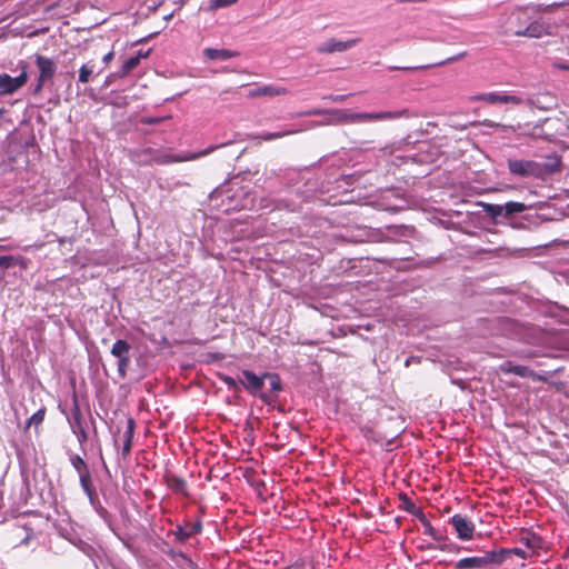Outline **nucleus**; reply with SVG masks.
I'll use <instances>...</instances> for the list:
<instances>
[{
  "mask_svg": "<svg viewBox=\"0 0 569 569\" xmlns=\"http://www.w3.org/2000/svg\"><path fill=\"white\" fill-rule=\"evenodd\" d=\"M508 170L512 176L520 178L543 179L559 172L561 169V160L555 156L549 158L547 162H537L525 159H508Z\"/></svg>",
  "mask_w": 569,
  "mask_h": 569,
  "instance_id": "obj_1",
  "label": "nucleus"
},
{
  "mask_svg": "<svg viewBox=\"0 0 569 569\" xmlns=\"http://www.w3.org/2000/svg\"><path fill=\"white\" fill-rule=\"evenodd\" d=\"M506 549L490 550L482 556L467 557L458 560L455 565L457 569L488 568L492 565H500L505 561Z\"/></svg>",
  "mask_w": 569,
  "mask_h": 569,
  "instance_id": "obj_2",
  "label": "nucleus"
},
{
  "mask_svg": "<svg viewBox=\"0 0 569 569\" xmlns=\"http://www.w3.org/2000/svg\"><path fill=\"white\" fill-rule=\"evenodd\" d=\"M411 114L408 109L381 112H349V123L393 120L399 118H409Z\"/></svg>",
  "mask_w": 569,
  "mask_h": 569,
  "instance_id": "obj_3",
  "label": "nucleus"
},
{
  "mask_svg": "<svg viewBox=\"0 0 569 569\" xmlns=\"http://www.w3.org/2000/svg\"><path fill=\"white\" fill-rule=\"evenodd\" d=\"M303 116H321L325 114L326 118L319 122H310V127L317 126H339L349 123V111L345 109H312L306 112H302Z\"/></svg>",
  "mask_w": 569,
  "mask_h": 569,
  "instance_id": "obj_4",
  "label": "nucleus"
},
{
  "mask_svg": "<svg viewBox=\"0 0 569 569\" xmlns=\"http://www.w3.org/2000/svg\"><path fill=\"white\" fill-rule=\"evenodd\" d=\"M241 376L243 379H240V383L252 396H259L264 403H271V398L267 393L260 392L264 386L266 377L263 375L259 377L251 370H242Z\"/></svg>",
  "mask_w": 569,
  "mask_h": 569,
  "instance_id": "obj_5",
  "label": "nucleus"
},
{
  "mask_svg": "<svg viewBox=\"0 0 569 569\" xmlns=\"http://www.w3.org/2000/svg\"><path fill=\"white\" fill-rule=\"evenodd\" d=\"M111 355L117 359L118 373L123 379L130 366L131 346L122 339L117 340L110 350Z\"/></svg>",
  "mask_w": 569,
  "mask_h": 569,
  "instance_id": "obj_6",
  "label": "nucleus"
},
{
  "mask_svg": "<svg viewBox=\"0 0 569 569\" xmlns=\"http://www.w3.org/2000/svg\"><path fill=\"white\" fill-rule=\"evenodd\" d=\"M36 64L39 70V77L37 86L34 88V92L38 93L39 91H41L46 82L50 81L56 74L57 64L52 59L41 54H36Z\"/></svg>",
  "mask_w": 569,
  "mask_h": 569,
  "instance_id": "obj_7",
  "label": "nucleus"
},
{
  "mask_svg": "<svg viewBox=\"0 0 569 569\" xmlns=\"http://www.w3.org/2000/svg\"><path fill=\"white\" fill-rule=\"evenodd\" d=\"M28 81L27 66H22V71L17 77L7 73H0V96L12 94Z\"/></svg>",
  "mask_w": 569,
  "mask_h": 569,
  "instance_id": "obj_8",
  "label": "nucleus"
},
{
  "mask_svg": "<svg viewBox=\"0 0 569 569\" xmlns=\"http://www.w3.org/2000/svg\"><path fill=\"white\" fill-rule=\"evenodd\" d=\"M449 523L453 527L459 539L470 540L472 538L476 527L467 516L456 513L450 518Z\"/></svg>",
  "mask_w": 569,
  "mask_h": 569,
  "instance_id": "obj_9",
  "label": "nucleus"
},
{
  "mask_svg": "<svg viewBox=\"0 0 569 569\" xmlns=\"http://www.w3.org/2000/svg\"><path fill=\"white\" fill-rule=\"evenodd\" d=\"M470 101H486L489 103H512V104H521L522 99L518 96L513 94H506V93H499V92H488V93H480L470 97Z\"/></svg>",
  "mask_w": 569,
  "mask_h": 569,
  "instance_id": "obj_10",
  "label": "nucleus"
},
{
  "mask_svg": "<svg viewBox=\"0 0 569 569\" xmlns=\"http://www.w3.org/2000/svg\"><path fill=\"white\" fill-rule=\"evenodd\" d=\"M358 42H359L358 39L340 41V40H336V39L331 38V39L327 40L326 42H323L322 44H320L317 48V51L319 53L343 52V51H347V50L351 49L352 47H355Z\"/></svg>",
  "mask_w": 569,
  "mask_h": 569,
  "instance_id": "obj_11",
  "label": "nucleus"
},
{
  "mask_svg": "<svg viewBox=\"0 0 569 569\" xmlns=\"http://www.w3.org/2000/svg\"><path fill=\"white\" fill-rule=\"evenodd\" d=\"M288 90L284 87H278L272 84H266L261 87H257L253 89H250L248 91L249 98H258V97H276V96H282L287 94Z\"/></svg>",
  "mask_w": 569,
  "mask_h": 569,
  "instance_id": "obj_12",
  "label": "nucleus"
},
{
  "mask_svg": "<svg viewBox=\"0 0 569 569\" xmlns=\"http://www.w3.org/2000/svg\"><path fill=\"white\" fill-rule=\"evenodd\" d=\"M202 531V523L200 520L196 521L190 526L189 529H184L181 525H177L176 529L171 532L174 540L184 543L187 540L194 535H199Z\"/></svg>",
  "mask_w": 569,
  "mask_h": 569,
  "instance_id": "obj_13",
  "label": "nucleus"
},
{
  "mask_svg": "<svg viewBox=\"0 0 569 569\" xmlns=\"http://www.w3.org/2000/svg\"><path fill=\"white\" fill-rule=\"evenodd\" d=\"M547 33V26L540 21H533L525 29L515 31L517 37L541 38Z\"/></svg>",
  "mask_w": 569,
  "mask_h": 569,
  "instance_id": "obj_14",
  "label": "nucleus"
},
{
  "mask_svg": "<svg viewBox=\"0 0 569 569\" xmlns=\"http://www.w3.org/2000/svg\"><path fill=\"white\" fill-rule=\"evenodd\" d=\"M203 56L211 61H226L238 56V52L229 49L206 48Z\"/></svg>",
  "mask_w": 569,
  "mask_h": 569,
  "instance_id": "obj_15",
  "label": "nucleus"
},
{
  "mask_svg": "<svg viewBox=\"0 0 569 569\" xmlns=\"http://www.w3.org/2000/svg\"><path fill=\"white\" fill-rule=\"evenodd\" d=\"M166 482L167 486L174 492L181 493L184 497L189 496L188 489H187V482L183 478L178 477L176 475H168L166 476Z\"/></svg>",
  "mask_w": 569,
  "mask_h": 569,
  "instance_id": "obj_16",
  "label": "nucleus"
},
{
  "mask_svg": "<svg viewBox=\"0 0 569 569\" xmlns=\"http://www.w3.org/2000/svg\"><path fill=\"white\" fill-rule=\"evenodd\" d=\"M166 555L170 558L172 562H174L179 567H182V565L184 563L191 569H197V565L192 561V559L182 551L169 549L166 551Z\"/></svg>",
  "mask_w": 569,
  "mask_h": 569,
  "instance_id": "obj_17",
  "label": "nucleus"
},
{
  "mask_svg": "<svg viewBox=\"0 0 569 569\" xmlns=\"http://www.w3.org/2000/svg\"><path fill=\"white\" fill-rule=\"evenodd\" d=\"M222 146L223 144H212V146L208 147L207 149H203V150H201L199 152H187V153L177 156L173 159V161L182 162V161L196 160L198 158L206 157V156L212 153L214 150H217L218 148H220Z\"/></svg>",
  "mask_w": 569,
  "mask_h": 569,
  "instance_id": "obj_18",
  "label": "nucleus"
},
{
  "mask_svg": "<svg viewBox=\"0 0 569 569\" xmlns=\"http://www.w3.org/2000/svg\"><path fill=\"white\" fill-rule=\"evenodd\" d=\"M67 420L69 422V426L79 425V423L83 422L78 397L76 393H73V396H72L70 413L67 415Z\"/></svg>",
  "mask_w": 569,
  "mask_h": 569,
  "instance_id": "obj_19",
  "label": "nucleus"
},
{
  "mask_svg": "<svg viewBox=\"0 0 569 569\" xmlns=\"http://www.w3.org/2000/svg\"><path fill=\"white\" fill-rule=\"evenodd\" d=\"M465 56H466V52H461L458 56L450 57V58H448V59H446L443 61L437 62L435 64L418 66V67H390L389 69L390 70H401V71H406V72H411V71H416V70H420V69H427V68H430L432 66H445L447 63L455 62V61L463 58Z\"/></svg>",
  "mask_w": 569,
  "mask_h": 569,
  "instance_id": "obj_20",
  "label": "nucleus"
},
{
  "mask_svg": "<svg viewBox=\"0 0 569 569\" xmlns=\"http://www.w3.org/2000/svg\"><path fill=\"white\" fill-rule=\"evenodd\" d=\"M288 206L284 204L282 201L280 200H273L269 197H262L260 198L259 200V206L258 208L260 210H264V211H273L276 209H281V208H287Z\"/></svg>",
  "mask_w": 569,
  "mask_h": 569,
  "instance_id": "obj_21",
  "label": "nucleus"
},
{
  "mask_svg": "<svg viewBox=\"0 0 569 569\" xmlns=\"http://www.w3.org/2000/svg\"><path fill=\"white\" fill-rule=\"evenodd\" d=\"M300 131H301V129L283 130V131H277V132H262V133L257 134L254 138L259 139V140H263V141H271V140L280 139V138L293 134V133H298Z\"/></svg>",
  "mask_w": 569,
  "mask_h": 569,
  "instance_id": "obj_22",
  "label": "nucleus"
},
{
  "mask_svg": "<svg viewBox=\"0 0 569 569\" xmlns=\"http://www.w3.org/2000/svg\"><path fill=\"white\" fill-rule=\"evenodd\" d=\"M483 211L491 217L496 222H500V218H505V211L502 204L485 203Z\"/></svg>",
  "mask_w": 569,
  "mask_h": 569,
  "instance_id": "obj_23",
  "label": "nucleus"
},
{
  "mask_svg": "<svg viewBox=\"0 0 569 569\" xmlns=\"http://www.w3.org/2000/svg\"><path fill=\"white\" fill-rule=\"evenodd\" d=\"M389 231V234L392 237H411L415 232V229L412 227L408 226H389L387 228Z\"/></svg>",
  "mask_w": 569,
  "mask_h": 569,
  "instance_id": "obj_24",
  "label": "nucleus"
},
{
  "mask_svg": "<svg viewBox=\"0 0 569 569\" xmlns=\"http://www.w3.org/2000/svg\"><path fill=\"white\" fill-rule=\"evenodd\" d=\"M419 519L423 526V533L431 537L435 540H440L441 535L433 528L429 520H427L426 516L422 512H419Z\"/></svg>",
  "mask_w": 569,
  "mask_h": 569,
  "instance_id": "obj_25",
  "label": "nucleus"
},
{
  "mask_svg": "<svg viewBox=\"0 0 569 569\" xmlns=\"http://www.w3.org/2000/svg\"><path fill=\"white\" fill-rule=\"evenodd\" d=\"M503 206L505 218H509L512 214L523 212L526 210V204L522 202L509 201Z\"/></svg>",
  "mask_w": 569,
  "mask_h": 569,
  "instance_id": "obj_26",
  "label": "nucleus"
},
{
  "mask_svg": "<svg viewBox=\"0 0 569 569\" xmlns=\"http://www.w3.org/2000/svg\"><path fill=\"white\" fill-rule=\"evenodd\" d=\"M139 63V57H130L127 59L121 67L120 77L129 74Z\"/></svg>",
  "mask_w": 569,
  "mask_h": 569,
  "instance_id": "obj_27",
  "label": "nucleus"
},
{
  "mask_svg": "<svg viewBox=\"0 0 569 569\" xmlns=\"http://www.w3.org/2000/svg\"><path fill=\"white\" fill-rule=\"evenodd\" d=\"M243 199L233 206L234 209H253L256 208L254 198H251L248 191H242Z\"/></svg>",
  "mask_w": 569,
  "mask_h": 569,
  "instance_id": "obj_28",
  "label": "nucleus"
},
{
  "mask_svg": "<svg viewBox=\"0 0 569 569\" xmlns=\"http://www.w3.org/2000/svg\"><path fill=\"white\" fill-rule=\"evenodd\" d=\"M70 462H71L72 467L76 469V471L78 472V475L89 471L87 463L78 455L71 456Z\"/></svg>",
  "mask_w": 569,
  "mask_h": 569,
  "instance_id": "obj_29",
  "label": "nucleus"
},
{
  "mask_svg": "<svg viewBox=\"0 0 569 569\" xmlns=\"http://www.w3.org/2000/svg\"><path fill=\"white\" fill-rule=\"evenodd\" d=\"M521 542L533 550L540 547L541 539L538 536L528 532L521 537Z\"/></svg>",
  "mask_w": 569,
  "mask_h": 569,
  "instance_id": "obj_30",
  "label": "nucleus"
},
{
  "mask_svg": "<svg viewBox=\"0 0 569 569\" xmlns=\"http://www.w3.org/2000/svg\"><path fill=\"white\" fill-rule=\"evenodd\" d=\"M93 66L92 64H83L81 66L80 70H79V82L81 83H87L89 82L90 80V77L92 76L93 73Z\"/></svg>",
  "mask_w": 569,
  "mask_h": 569,
  "instance_id": "obj_31",
  "label": "nucleus"
},
{
  "mask_svg": "<svg viewBox=\"0 0 569 569\" xmlns=\"http://www.w3.org/2000/svg\"><path fill=\"white\" fill-rule=\"evenodd\" d=\"M44 416H46V409L44 408H40L38 411H36L28 420V427L30 426H36L38 427L39 425L42 423L43 419H44Z\"/></svg>",
  "mask_w": 569,
  "mask_h": 569,
  "instance_id": "obj_32",
  "label": "nucleus"
},
{
  "mask_svg": "<svg viewBox=\"0 0 569 569\" xmlns=\"http://www.w3.org/2000/svg\"><path fill=\"white\" fill-rule=\"evenodd\" d=\"M79 481H80V486L84 492H87L91 489H94L92 487L90 470L79 475Z\"/></svg>",
  "mask_w": 569,
  "mask_h": 569,
  "instance_id": "obj_33",
  "label": "nucleus"
},
{
  "mask_svg": "<svg viewBox=\"0 0 569 569\" xmlns=\"http://www.w3.org/2000/svg\"><path fill=\"white\" fill-rule=\"evenodd\" d=\"M401 501H402V507L406 511H408L409 513H412V515H419V512H421L420 510H418V508L416 507V503L409 499L406 495L401 496Z\"/></svg>",
  "mask_w": 569,
  "mask_h": 569,
  "instance_id": "obj_34",
  "label": "nucleus"
},
{
  "mask_svg": "<svg viewBox=\"0 0 569 569\" xmlns=\"http://www.w3.org/2000/svg\"><path fill=\"white\" fill-rule=\"evenodd\" d=\"M263 377L271 379L270 386L273 391L278 392L282 390L281 381L278 375L264 372Z\"/></svg>",
  "mask_w": 569,
  "mask_h": 569,
  "instance_id": "obj_35",
  "label": "nucleus"
},
{
  "mask_svg": "<svg viewBox=\"0 0 569 569\" xmlns=\"http://www.w3.org/2000/svg\"><path fill=\"white\" fill-rule=\"evenodd\" d=\"M221 380L228 387L229 390L237 391L240 389L241 383L230 376H221Z\"/></svg>",
  "mask_w": 569,
  "mask_h": 569,
  "instance_id": "obj_36",
  "label": "nucleus"
},
{
  "mask_svg": "<svg viewBox=\"0 0 569 569\" xmlns=\"http://www.w3.org/2000/svg\"><path fill=\"white\" fill-rule=\"evenodd\" d=\"M238 0H210V9L226 8L236 3Z\"/></svg>",
  "mask_w": 569,
  "mask_h": 569,
  "instance_id": "obj_37",
  "label": "nucleus"
},
{
  "mask_svg": "<svg viewBox=\"0 0 569 569\" xmlns=\"http://www.w3.org/2000/svg\"><path fill=\"white\" fill-rule=\"evenodd\" d=\"M89 499V502L90 505L93 507L94 510H98V506H99V498H98V495L96 492V489H91L87 492H84Z\"/></svg>",
  "mask_w": 569,
  "mask_h": 569,
  "instance_id": "obj_38",
  "label": "nucleus"
},
{
  "mask_svg": "<svg viewBox=\"0 0 569 569\" xmlns=\"http://www.w3.org/2000/svg\"><path fill=\"white\" fill-rule=\"evenodd\" d=\"M14 256H0V268L9 269L13 266Z\"/></svg>",
  "mask_w": 569,
  "mask_h": 569,
  "instance_id": "obj_39",
  "label": "nucleus"
},
{
  "mask_svg": "<svg viewBox=\"0 0 569 569\" xmlns=\"http://www.w3.org/2000/svg\"><path fill=\"white\" fill-rule=\"evenodd\" d=\"M73 543L87 556H90L91 552L93 551V548L89 543L82 541L81 539Z\"/></svg>",
  "mask_w": 569,
  "mask_h": 569,
  "instance_id": "obj_40",
  "label": "nucleus"
},
{
  "mask_svg": "<svg viewBox=\"0 0 569 569\" xmlns=\"http://www.w3.org/2000/svg\"><path fill=\"white\" fill-rule=\"evenodd\" d=\"M133 430H134V421L132 419H129L128 423H127V429L123 432L124 440L126 439L132 440V438H133Z\"/></svg>",
  "mask_w": 569,
  "mask_h": 569,
  "instance_id": "obj_41",
  "label": "nucleus"
},
{
  "mask_svg": "<svg viewBox=\"0 0 569 569\" xmlns=\"http://www.w3.org/2000/svg\"><path fill=\"white\" fill-rule=\"evenodd\" d=\"M509 371L520 377H527L529 370L525 366H515Z\"/></svg>",
  "mask_w": 569,
  "mask_h": 569,
  "instance_id": "obj_42",
  "label": "nucleus"
},
{
  "mask_svg": "<svg viewBox=\"0 0 569 569\" xmlns=\"http://www.w3.org/2000/svg\"><path fill=\"white\" fill-rule=\"evenodd\" d=\"M230 191H231L230 189H226L224 187H219L211 192L210 197L212 199L216 197H219V196H227L228 198H230V196H229Z\"/></svg>",
  "mask_w": 569,
  "mask_h": 569,
  "instance_id": "obj_43",
  "label": "nucleus"
},
{
  "mask_svg": "<svg viewBox=\"0 0 569 569\" xmlns=\"http://www.w3.org/2000/svg\"><path fill=\"white\" fill-rule=\"evenodd\" d=\"M507 552L505 553V557L509 553H515L521 558H527L529 555L526 550L521 549V548H513V549H506Z\"/></svg>",
  "mask_w": 569,
  "mask_h": 569,
  "instance_id": "obj_44",
  "label": "nucleus"
},
{
  "mask_svg": "<svg viewBox=\"0 0 569 569\" xmlns=\"http://www.w3.org/2000/svg\"><path fill=\"white\" fill-rule=\"evenodd\" d=\"M481 123L488 128H496V129H506L507 128L505 124L497 123L491 120H483Z\"/></svg>",
  "mask_w": 569,
  "mask_h": 569,
  "instance_id": "obj_45",
  "label": "nucleus"
},
{
  "mask_svg": "<svg viewBox=\"0 0 569 569\" xmlns=\"http://www.w3.org/2000/svg\"><path fill=\"white\" fill-rule=\"evenodd\" d=\"M26 536L22 538L21 543L22 545H29V541L33 538L34 533L31 529L24 528Z\"/></svg>",
  "mask_w": 569,
  "mask_h": 569,
  "instance_id": "obj_46",
  "label": "nucleus"
},
{
  "mask_svg": "<svg viewBox=\"0 0 569 569\" xmlns=\"http://www.w3.org/2000/svg\"><path fill=\"white\" fill-rule=\"evenodd\" d=\"M347 94H337V96H328V97H325V99H328L332 102H343L346 99H347Z\"/></svg>",
  "mask_w": 569,
  "mask_h": 569,
  "instance_id": "obj_47",
  "label": "nucleus"
},
{
  "mask_svg": "<svg viewBox=\"0 0 569 569\" xmlns=\"http://www.w3.org/2000/svg\"><path fill=\"white\" fill-rule=\"evenodd\" d=\"M131 447H132V440H130V439L123 440L122 455L123 456L129 455L131 451Z\"/></svg>",
  "mask_w": 569,
  "mask_h": 569,
  "instance_id": "obj_48",
  "label": "nucleus"
},
{
  "mask_svg": "<svg viewBox=\"0 0 569 569\" xmlns=\"http://www.w3.org/2000/svg\"><path fill=\"white\" fill-rule=\"evenodd\" d=\"M14 264L20 266L22 269H26L28 267V260L23 257H16L13 266Z\"/></svg>",
  "mask_w": 569,
  "mask_h": 569,
  "instance_id": "obj_49",
  "label": "nucleus"
},
{
  "mask_svg": "<svg viewBox=\"0 0 569 569\" xmlns=\"http://www.w3.org/2000/svg\"><path fill=\"white\" fill-rule=\"evenodd\" d=\"M71 428V431L77 436L79 435V432L81 431H84V426H83V422L79 423V425H71L70 426Z\"/></svg>",
  "mask_w": 569,
  "mask_h": 569,
  "instance_id": "obj_50",
  "label": "nucleus"
},
{
  "mask_svg": "<svg viewBox=\"0 0 569 569\" xmlns=\"http://www.w3.org/2000/svg\"><path fill=\"white\" fill-rule=\"evenodd\" d=\"M76 437H77V439H78V441H79V443H80V445H83V443H84V442H87V440H88V433H87V431H86V430H84V431L79 432V435H77Z\"/></svg>",
  "mask_w": 569,
  "mask_h": 569,
  "instance_id": "obj_51",
  "label": "nucleus"
},
{
  "mask_svg": "<svg viewBox=\"0 0 569 569\" xmlns=\"http://www.w3.org/2000/svg\"><path fill=\"white\" fill-rule=\"evenodd\" d=\"M163 120V118H146L143 119V123L146 124H158Z\"/></svg>",
  "mask_w": 569,
  "mask_h": 569,
  "instance_id": "obj_52",
  "label": "nucleus"
},
{
  "mask_svg": "<svg viewBox=\"0 0 569 569\" xmlns=\"http://www.w3.org/2000/svg\"><path fill=\"white\" fill-rule=\"evenodd\" d=\"M552 66L556 69L568 70L569 71V64H567V63L556 61V62L552 63Z\"/></svg>",
  "mask_w": 569,
  "mask_h": 569,
  "instance_id": "obj_53",
  "label": "nucleus"
},
{
  "mask_svg": "<svg viewBox=\"0 0 569 569\" xmlns=\"http://www.w3.org/2000/svg\"><path fill=\"white\" fill-rule=\"evenodd\" d=\"M113 56H114L113 51H110V52H108V53H106V54L103 56L102 61H103L106 64H108V63L113 59Z\"/></svg>",
  "mask_w": 569,
  "mask_h": 569,
  "instance_id": "obj_54",
  "label": "nucleus"
},
{
  "mask_svg": "<svg viewBox=\"0 0 569 569\" xmlns=\"http://www.w3.org/2000/svg\"><path fill=\"white\" fill-rule=\"evenodd\" d=\"M567 4H569V0L568 1H561V2H558V3L549 4L546 8H549V7H562V6H567Z\"/></svg>",
  "mask_w": 569,
  "mask_h": 569,
  "instance_id": "obj_55",
  "label": "nucleus"
},
{
  "mask_svg": "<svg viewBox=\"0 0 569 569\" xmlns=\"http://www.w3.org/2000/svg\"><path fill=\"white\" fill-rule=\"evenodd\" d=\"M147 56H148V51L143 52L140 50L134 57H139V62H140L141 59L147 58Z\"/></svg>",
  "mask_w": 569,
  "mask_h": 569,
  "instance_id": "obj_56",
  "label": "nucleus"
},
{
  "mask_svg": "<svg viewBox=\"0 0 569 569\" xmlns=\"http://www.w3.org/2000/svg\"><path fill=\"white\" fill-rule=\"evenodd\" d=\"M100 516H103L107 511L106 509L99 503L98 510H96Z\"/></svg>",
  "mask_w": 569,
  "mask_h": 569,
  "instance_id": "obj_57",
  "label": "nucleus"
},
{
  "mask_svg": "<svg viewBox=\"0 0 569 569\" xmlns=\"http://www.w3.org/2000/svg\"><path fill=\"white\" fill-rule=\"evenodd\" d=\"M4 113V109H0V117Z\"/></svg>",
  "mask_w": 569,
  "mask_h": 569,
  "instance_id": "obj_58",
  "label": "nucleus"
},
{
  "mask_svg": "<svg viewBox=\"0 0 569 569\" xmlns=\"http://www.w3.org/2000/svg\"><path fill=\"white\" fill-rule=\"evenodd\" d=\"M409 363H410V359H407V360H406V366L408 367V366H409Z\"/></svg>",
  "mask_w": 569,
  "mask_h": 569,
  "instance_id": "obj_59",
  "label": "nucleus"
}]
</instances>
